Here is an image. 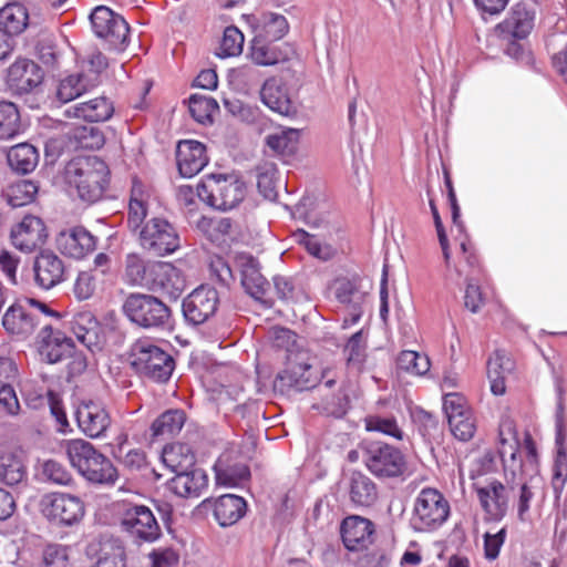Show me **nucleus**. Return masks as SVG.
<instances>
[{
	"mask_svg": "<svg viewBox=\"0 0 567 567\" xmlns=\"http://www.w3.org/2000/svg\"><path fill=\"white\" fill-rule=\"evenodd\" d=\"M497 453L503 468V477L511 488L517 489V516L524 522L529 512L534 492L526 476L538 473V452L528 431L519 436L514 420L502 417L498 425Z\"/></svg>",
	"mask_w": 567,
	"mask_h": 567,
	"instance_id": "nucleus-1",
	"label": "nucleus"
},
{
	"mask_svg": "<svg viewBox=\"0 0 567 567\" xmlns=\"http://www.w3.org/2000/svg\"><path fill=\"white\" fill-rule=\"evenodd\" d=\"M64 450L72 467L89 483L113 486L117 482L118 472L112 461L90 442L82 439L68 440Z\"/></svg>",
	"mask_w": 567,
	"mask_h": 567,
	"instance_id": "nucleus-2",
	"label": "nucleus"
},
{
	"mask_svg": "<svg viewBox=\"0 0 567 567\" xmlns=\"http://www.w3.org/2000/svg\"><path fill=\"white\" fill-rule=\"evenodd\" d=\"M65 178L82 202L101 200L110 183V169L97 156H78L65 168Z\"/></svg>",
	"mask_w": 567,
	"mask_h": 567,
	"instance_id": "nucleus-3",
	"label": "nucleus"
},
{
	"mask_svg": "<svg viewBox=\"0 0 567 567\" xmlns=\"http://www.w3.org/2000/svg\"><path fill=\"white\" fill-rule=\"evenodd\" d=\"M40 315L60 318V313L51 309L45 302L34 298H20L9 306L2 316L4 330L18 339L31 336L40 324Z\"/></svg>",
	"mask_w": 567,
	"mask_h": 567,
	"instance_id": "nucleus-4",
	"label": "nucleus"
},
{
	"mask_svg": "<svg viewBox=\"0 0 567 567\" xmlns=\"http://www.w3.org/2000/svg\"><path fill=\"white\" fill-rule=\"evenodd\" d=\"M450 516V504L435 488H423L414 499L409 519L410 527L416 533H432L439 529Z\"/></svg>",
	"mask_w": 567,
	"mask_h": 567,
	"instance_id": "nucleus-5",
	"label": "nucleus"
},
{
	"mask_svg": "<svg viewBox=\"0 0 567 567\" xmlns=\"http://www.w3.org/2000/svg\"><path fill=\"white\" fill-rule=\"evenodd\" d=\"M131 359L138 374L158 383L168 381L175 369L173 357L148 339H140L132 346Z\"/></svg>",
	"mask_w": 567,
	"mask_h": 567,
	"instance_id": "nucleus-6",
	"label": "nucleus"
},
{
	"mask_svg": "<svg viewBox=\"0 0 567 567\" xmlns=\"http://www.w3.org/2000/svg\"><path fill=\"white\" fill-rule=\"evenodd\" d=\"M245 194V184L235 176L209 175L196 187L198 198L218 210L235 208Z\"/></svg>",
	"mask_w": 567,
	"mask_h": 567,
	"instance_id": "nucleus-7",
	"label": "nucleus"
},
{
	"mask_svg": "<svg viewBox=\"0 0 567 567\" xmlns=\"http://www.w3.org/2000/svg\"><path fill=\"white\" fill-rule=\"evenodd\" d=\"M122 308L131 322L145 329L164 328L169 323V307L153 295L130 293Z\"/></svg>",
	"mask_w": 567,
	"mask_h": 567,
	"instance_id": "nucleus-8",
	"label": "nucleus"
},
{
	"mask_svg": "<svg viewBox=\"0 0 567 567\" xmlns=\"http://www.w3.org/2000/svg\"><path fill=\"white\" fill-rule=\"evenodd\" d=\"M362 461L368 471L378 478H398L406 471L403 453L383 442H369L362 447Z\"/></svg>",
	"mask_w": 567,
	"mask_h": 567,
	"instance_id": "nucleus-9",
	"label": "nucleus"
},
{
	"mask_svg": "<svg viewBox=\"0 0 567 567\" xmlns=\"http://www.w3.org/2000/svg\"><path fill=\"white\" fill-rule=\"evenodd\" d=\"M137 236L141 247L157 257L172 255L181 247L177 229L163 217L148 219Z\"/></svg>",
	"mask_w": 567,
	"mask_h": 567,
	"instance_id": "nucleus-10",
	"label": "nucleus"
},
{
	"mask_svg": "<svg viewBox=\"0 0 567 567\" xmlns=\"http://www.w3.org/2000/svg\"><path fill=\"white\" fill-rule=\"evenodd\" d=\"M90 19L95 35L103 39L111 50H125L130 27L121 14L101 6L92 11Z\"/></svg>",
	"mask_w": 567,
	"mask_h": 567,
	"instance_id": "nucleus-11",
	"label": "nucleus"
},
{
	"mask_svg": "<svg viewBox=\"0 0 567 567\" xmlns=\"http://www.w3.org/2000/svg\"><path fill=\"white\" fill-rule=\"evenodd\" d=\"M121 527L137 544L154 543L162 535L154 513L145 505L127 507L122 515Z\"/></svg>",
	"mask_w": 567,
	"mask_h": 567,
	"instance_id": "nucleus-12",
	"label": "nucleus"
},
{
	"mask_svg": "<svg viewBox=\"0 0 567 567\" xmlns=\"http://www.w3.org/2000/svg\"><path fill=\"white\" fill-rule=\"evenodd\" d=\"M40 505L44 517L55 524L71 526L84 516L82 499L69 493H48L42 497Z\"/></svg>",
	"mask_w": 567,
	"mask_h": 567,
	"instance_id": "nucleus-13",
	"label": "nucleus"
},
{
	"mask_svg": "<svg viewBox=\"0 0 567 567\" xmlns=\"http://www.w3.org/2000/svg\"><path fill=\"white\" fill-rule=\"evenodd\" d=\"M218 306V291L209 286H200L183 300L182 311L188 324L199 326L216 313Z\"/></svg>",
	"mask_w": 567,
	"mask_h": 567,
	"instance_id": "nucleus-14",
	"label": "nucleus"
},
{
	"mask_svg": "<svg viewBox=\"0 0 567 567\" xmlns=\"http://www.w3.org/2000/svg\"><path fill=\"white\" fill-rule=\"evenodd\" d=\"M443 410L446 414L451 433L460 441L471 440L476 425L472 411L464 396L458 393H446L443 398Z\"/></svg>",
	"mask_w": 567,
	"mask_h": 567,
	"instance_id": "nucleus-15",
	"label": "nucleus"
},
{
	"mask_svg": "<svg viewBox=\"0 0 567 567\" xmlns=\"http://www.w3.org/2000/svg\"><path fill=\"white\" fill-rule=\"evenodd\" d=\"M236 266L240 271L241 285L245 291L254 299L271 307L272 301L268 298L270 286L261 275L257 259L249 254H239L236 257Z\"/></svg>",
	"mask_w": 567,
	"mask_h": 567,
	"instance_id": "nucleus-16",
	"label": "nucleus"
},
{
	"mask_svg": "<svg viewBox=\"0 0 567 567\" xmlns=\"http://www.w3.org/2000/svg\"><path fill=\"white\" fill-rule=\"evenodd\" d=\"M475 491L489 520L499 522L506 516L511 499V488L506 482L493 480L484 486H476Z\"/></svg>",
	"mask_w": 567,
	"mask_h": 567,
	"instance_id": "nucleus-17",
	"label": "nucleus"
},
{
	"mask_svg": "<svg viewBox=\"0 0 567 567\" xmlns=\"http://www.w3.org/2000/svg\"><path fill=\"white\" fill-rule=\"evenodd\" d=\"M78 426L86 436L100 439L111 425V417L101 402L82 401L75 411Z\"/></svg>",
	"mask_w": 567,
	"mask_h": 567,
	"instance_id": "nucleus-18",
	"label": "nucleus"
},
{
	"mask_svg": "<svg viewBox=\"0 0 567 567\" xmlns=\"http://www.w3.org/2000/svg\"><path fill=\"white\" fill-rule=\"evenodd\" d=\"M39 353L48 363H56L70 357L75 347L74 340L50 324L42 327L39 337Z\"/></svg>",
	"mask_w": 567,
	"mask_h": 567,
	"instance_id": "nucleus-19",
	"label": "nucleus"
},
{
	"mask_svg": "<svg viewBox=\"0 0 567 567\" xmlns=\"http://www.w3.org/2000/svg\"><path fill=\"white\" fill-rule=\"evenodd\" d=\"M47 228L40 217L27 215L11 229L12 245L23 252H31L47 239Z\"/></svg>",
	"mask_w": 567,
	"mask_h": 567,
	"instance_id": "nucleus-20",
	"label": "nucleus"
},
{
	"mask_svg": "<svg viewBox=\"0 0 567 567\" xmlns=\"http://www.w3.org/2000/svg\"><path fill=\"white\" fill-rule=\"evenodd\" d=\"M44 78L42 69L32 60L17 59L7 73L9 87L18 94H27L38 87Z\"/></svg>",
	"mask_w": 567,
	"mask_h": 567,
	"instance_id": "nucleus-21",
	"label": "nucleus"
},
{
	"mask_svg": "<svg viewBox=\"0 0 567 567\" xmlns=\"http://www.w3.org/2000/svg\"><path fill=\"white\" fill-rule=\"evenodd\" d=\"M97 239L83 226L63 230L56 238L59 250L71 258L81 259L96 248Z\"/></svg>",
	"mask_w": 567,
	"mask_h": 567,
	"instance_id": "nucleus-22",
	"label": "nucleus"
},
{
	"mask_svg": "<svg viewBox=\"0 0 567 567\" xmlns=\"http://www.w3.org/2000/svg\"><path fill=\"white\" fill-rule=\"evenodd\" d=\"M33 272L35 285L43 290H50L64 280L65 266L58 255L44 250L37 256Z\"/></svg>",
	"mask_w": 567,
	"mask_h": 567,
	"instance_id": "nucleus-23",
	"label": "nucleus"
},
{
	"mask_svg": "<svg viewBox=\"0 0 567 567\" xmlns=\"http://www.w3.org/2000/svg\"><path fill=\"white\" fill-rule=\"evenodd\" d=\"M260 99L269 110L281 116L293 117L298 113L287 86L280 79H267L260 89Z\"/></svg>",
	"mask_w": 567,
	"mask_h": 567,
	"instance_id": "nucleus-24",
	"label": "nucleus"
},
{
	"mask_svg": "<svg viewBox=\"0 0 567 567\" xmlns=\"http://www.w3.org/2000/svg\"><path fill=\"white\" fill-rule=\"evenodd\" d=\"M176 162L182 176H195L208 163L205 145L194 140L181 141L176 148Z\"/></svg>",
	"mask_w": 567,
	"mask_h": 567,
	"instance_id": "nucleus-25",
	"label": "nucleus"
},
{
	"mask_svg": "<svg viewBox=\"0 0 567 567\" xmlns=\"http://www.w3.org/2000/svg\"><path fill=\"white\" fill-rule=\"evenodd\" d=\"M374 525L360 516H349L341 524V537L347 549L355 551L365 549L371 543Z\"/></svg>",
	"mask_w": 567,
	"mask_h": 567,
	"instance_id": "nucleus-26",
	"label": "nucleus"
},
{
	"mask_svg": "<svg viewBox=\"0 0 567 567\" xmlns=\"http://www.w3.org/2000/svg\"><path fill=\"white\" fill-rule=\"evenodd\" d=\"M71 330L76 341L91 352L102 349L103 337L96 318L90 311H81L73 316Z\"/></svg>",
	"mask_w": 567,
	"mask_h": 567,
	"instance_id": "nucleus-27",
	"label": "nucleus"
},
{
	"mask_svg": "<svg viewBox=\"0 0 567 567\" xmlns=\"http://www.w3.org/2000/svg\"><path fill=\"white\" fill-rule=\"evenodd\" d=\"M185 288L186 280L178 268L171 262L157 261L148 290L161 291L176 299L183 293Z\"/></svg>",
	"mask_w": 567,
	"mask_h": 567,
	"instance_id": "nucleus-28",
	"label": "nucleus"
},
{
	"mask_svg": "<svg viewBox=\"0 0 567 567\" xmlns=\"http://www.w3.org/2000/svg\"><path fill=\"white\" fill-rule=\"evenodd\" d=\"M156 260H150L136 252L127 254L124 260L123 280L132 287L150 289Z\"/></svg>",
	"mask_w": 567,
	"mask_h": 567,
	"instance_id": "nucleus-29",
	"label": "nucleus"
},
{
	"mask_svg": "<svg viewBox=\"0 0 567 567\" xmlns=\"http://www.w3.org/2000/svg\"><path fill=\"white\" fill-rule=\"evenodd\" d=\"M207 485L208 477L205 471L197 467L175 474L167 484L171 492L184 498L199 497Z\"/></svg>",
	"mask_w": 567,
	"mask_h": 567,
	"instance_id": "nucleus-30",
	"label": "nucleus"
},
{
	"mask_svg": "<svg viewBox=\"0 0 567 567\" xmlns=\"http://www.w3.org/2000/svg\"><path fill=\"white\" fill-rule=\"evenodd\" d=\"M27 477V456L22 450L9 449L0 453V482L14 486L25 482Z\"/></svg>",
	"mask_w": 567,
	"mask_h": 567,
	"instance_id": "nucleus-31",
	"label": "nucleus"
},
{
	"mask_svg": "<svg viewBox=\"0 0 567 567\" xmlns=\"http://www.w3.org/2000/svg\"><path fill=\"white\" fill-rule=\"evenodd\" d=\"M113 113V103L105 96L76 103L64 111L66 117H74L91 123L107 121L112 117Z\"/></svg>",
	"mask_w": 567,
	"mask_h": 567,
	"instance_id": "nucleus-32",
	"label": "nucleus"
},
{
	"mask_svg": "<svg viewBox=\"0 0 567 567\" xmlns=\"http://www.w3.org/2000/svg\"><path fill=\"white\" fill-rule=\"evenodd\" d=\"M515 369L513 359L503 350H496L487 361V378L491 392L503 395L506 392V379Z\"/></svg>",
	"mask_w": 567,
	"mask_h": 567,
	"instance_id": "nucleus-33",
	"label": "nucleus"
},
{
	"mask_svg": "<svg viewBox=\"0 0 567 567\" xmlns=\"http://www.w3.org/2000/svg\"><path fill=\"white\" fill-rule=\"evenodd\" d=\"M247 513V502L235 494H225L214 502V516L221 527L235 525Z\"/></svg>",
	"mask_w": 567,
	"mask_h": 567,
	"instance_id": "nucleus-34",
	"label": "nucleus"
},
{
	"mask_svg": "<svg viewBox=\"0 0 567 567\" xmlns=\"http://www.w3.org/2000/svg\"><path fill=\"white\" fill-rule=\"evenodd\" d=\"M534 13L524 6L517 4L509 16L498 24L499 33L504 38L523 40L529 35L534 28Z\"/></svg>",
	"mask_w": 567,
	"mask_h": 567,
	"instance_id": "nucleus-35",
	"label": "nucleus"
},
{
	"mask_svg": "<svg viewBox=\"0 0 567 567\" xmlns=\"http://www.w3.org/2000/svg\"><path fill=\"white\" fill-rule=\"evenodd\" d=\"M216 482L226 487H241L250 478L249 467L241 462L230 463L220 456L214 465Z\"/></svg>",
	"mask_w": 567,
	"mask_h": 567,
	"instance_id": "nucleus-36",
	"label": "nucleus"
},
{
	"mask_svg": "<svg viewBox=\"0 0 567 567\" xmlns=\"http://www.w3.org/2000/svg\"><path fill=\"white\" fill-rule=\"evenodd\" d=\"M349 495L354 505L368 507L378 499V488L369 476L353 472L349 478Z\"/></svg>",
	"mask_w": 567,
	"mask_h": 567,
	"instance_id": "nucleus-37",
	"label": "nucleus"
},
{
	"mask_svg": "<svg viewBox=\"0 0 567 567\" xmlns=\"http://www.w3.org/2000/svg\"><path fill=\"white\" fill-rule=\"evenodd\" d=\"M144 198L145 195L142 183L137 179H133L127 209V227L132 233L137 235L146 223L145 218L148 213L147 203Z\"/></svg>",
	"mask_w": 567,
	"mask_h": 567,
	"instance_id": "nucleus-38",
	"label": "nucleus"
},
{
	"mask_svg": "<svg viewBox=\"0 0 567 567\" xmlns=\"http://www.w3.org/2000/svg\"><path fill=\"white\" fill-rule=\"evenodd\" d=\"M162 462L173 473L178 474L195 467V455L187 444L174 443L163 449Z\"/></svg>",
	"mask_w": 567,
	"mask_h": 567,
	"instance_id": "nucleus-39",
	"label": "nucleus"
},
{
	"mask_svg": "<svg viewBox=\"0 0 567 567\" xmlns=\"http://www.w3.org/2000/svg\"><path fill=\"white\" fill-rule=\"evenodd\" d=\"M28 20V10L21 3H8L0 9V30L11 38L24 31Z\"/></svg>",
	"mask_w": 567,
	"mask_h": 567,
	"instance_id": "nucleus-40",
	"label": "nucleus"
},
{
	"mask_svg": "<svg viewBox=\"0 0 567 567\" xmlns=\"http://www.w3.org/2000/svg\"><path fill=\"white\" fill-rule=\"evenodd\" d=\"M7 159L9 166L17 173L29 174L39 163V152L29 143H20L8 151Z\"/></svg>",
	"mask_w": 567,
	"mask_h": 567,
	"instance_id": "nucleus-41",
	"label": "nucleus"
},
{
	"mask_svg": "<svg viewBox=\"0 0 567 567\" xmlns=\"http://www.w3.org/2000/svg\"><path fill=\"white\" fill-rule=\"evenodd\" d=\"M289 30V24L285 16L275 12H264L257 19L256 35L278 41L282 39Z\"/></svg>",
	"mask_w": 567,
	"mask_h": 567,
	"instance_id": "nucleus-42",
	"label": "nucleus"
},
{
	"mask_svg": "<svg viewBox=\"0 0 567 567\" xmlns=\"http://www.w3.org/2000/svg\"><path fill=\"white\" fill-rule=\"evenodd\" d=\"M298 373H302V369L295 365L278 373L274 381V390L281 394H290L292 391L301 392L316 386V379H302L297 375Z\"/></svg>",
	"mask_w": 567,
	"mask_h": 567,
	"instance_id": "nucleus-43",
	"label": "nucleus"
},
{
	"mask_svg": "<svg viewBox=\"0 0 567 567\" xmlns=\"http://www.w3.org/2000/svg\"><path fill=\"white\" fill-rule=\"evenodd\" d=\"M186 421L183 410L172 409L162 413L151 426L154 437L168 439L181 432Z\"/></svg>",
	"mask_w": 567,
	"mask_h": 567,
	"instance_id": "nucleus-44",
	"label": "nucleus"
},
{
	"mask_svg": "<svg viewBox=\"0 0 567 567\" xmlns=\"http://www.w3.org/2000/svg\"><path fill=\"white\" fill-rule=\"evenodd\" d=\"M300 136L301 130L287 127L269 134L266 138V143L275 153L282 156H291L298 150Z\"/></svg>",
	"mask_w": 567,
	"mask_h": 567,
	"instance_id": "nucleus-45",
	"label": "nucleus"
},
{
	"mask_svg": "<svg viewBox=\"0 0 567 567\" xmlns=\"http://www.w3.org/2000/svg\"><path fill=\"white\" fill-rule=\"evenodd\" d=\"M38 190V185L34 182L23 179L9 185L2 196L10 206L17 208L32 203Z\"/></svg>",
	"mask_w": 567,
	"mask_h": 567,
	"instance_id": "nucleus-46",
	"label": "nucleus"
},
{
	"mask_svg": "<svg viewBox=\"0 0 567 567\" xmlns=\"http://www.w3.org/2000/svg\"><path fill=\"white\" fill-rule=\"evenodd\" d=\"M93 83L83 73L72 74L62 79L58 85L56 97L62 103H68L85 93Z\"/></svg>",
	"mask_w": 567,
	"mask_h": 567,
	"instance_id": "nucleus-47",
	"label": "nucleus"
},
{
	"mask_svg": "<svg viewBox=\"0 0 567 567\" xmlns=\"http://www.w3.org/2000/svg\"><path fill=\"white\" fill-rule=\"evenodd\" d=\"M22 125L17 106L7 101L0 102V138L10 140L21 132Z\"/></svg>",
	"mask_w": 567,
	"mask_h": 567,
	"instance_id": "nucleus-48",
	"label": "nucleus"
},
{
	"mask_svg": "<svg viewBox=\"0 0 567 567\" xmlns=\"http://www.w3.org/2000/svg\"><path fill=\"white\" fill-rule=\"evenodd\" d=\"M249 56L257 65H274L279 62L280 56L272 41L255 35L250 43Z\"/></svg>",
	"mask_w": 567,
	"mask_h": 567,
	"instance_id": "nucleus-49",
	"label": "nucleus"
},
{
	"mask_svg": "<svg viewBox=\"0 0 567 567\" xmlns=\"http://www.w3.org/2000/svg\"><path fill=\"white\" fill-rule=\"evenodd\" d=\"M91 567H126L124 547L114 540L102 543L97 559Z\"/></svg>",
	"mask_w": 567,
	"mask_h": 567,
	"instance_id": "nucleus-50",
	"label": "nucleus"
},
{
	"mask_svg": "<svg viewBox=\"0 0 567 567\" xmlns=\"http://www.w3.org/2000/svg\"><path fill=\"white\" fill-rule=\"evenodd\" d=\"M188 109L196 122L207 124L213 122V115L218 112L219 106L216 100L210 96L193 94L189 97Z\"/></svg>",
	"mask_w": 567,
	"mask_h": 567,
	"instance_id": "nucleus-51",
	"label": "nucleus"
},
{
	"mask_svg": "<svg viewBox=\"0 0 567 567\" xmlns=\"http://www.w3.org/2000/svg\"><path fill=\"white\" fill-rule=\"evenodd\" d=\"M197 227L205 231L209 239L214 243L224 244L230 237L233 223L230 218H205L202 217L197 221Z\"/></svg>",
	"mask_w": 567,
	"mask_h": 567,
	"instance_id": "nucleus-52",
	"label": "nucleus"
},
{
	"mask_svg": "<svg viewBox=\"0 0 567 567\" xmlns=\"http://www.w3.org/2000/svg\"><path fill=\"white\" fill-rule=\"evenodd\" d=\"M398 368L414 375H424L431 368L430 359L424 353L403 350L396 360Z\"/></svg>",
	"mask_w": 567,
	"mask_h": 567,
	"instance_id": "nucleus-53",
	"label": "nucleus"
},
{
	"mask_svg": "<svg viewBox=\"0 0 567 567\" xmlns=\"http://www.w3.org/2000/svg\"><path fill=\"white\" fill-rule=\"evenodd\" d=\"M567 483V452L561 445L557 447L553 466L550 485L556 499H559Z\"/></svg>",
	"mask_w": 567,
	"mask_h": 567,
	"instance_id": "nucleus-54",
	"label": "nucleus"
},
{
	"mask_svg": "<svg viewBox=\"0 0 567 567\" xmlns=\"http://www.w3.org/2000/svg\"><path fill=\"white\" fill-rule=\"evenodd\" d=\"M41 481L54 485L69 486L73 482L71 472L60 462L48 460L40 467Z\"/></svg>",
	"mask_w": 567,
	"mask_h": 567,
	"instance_id": "nucleus-55",
	"label": "nucleus"
},
{
	"mask_svg": "<svg viewBox=\"0 0 567 567\" xmlns=\"http://www.w3.org/2000/svg\"><path fill=\"white\" fill-rule=\"evenodd\" d=\"M297 241L302 245L306 250L319 260L327 261L334 255V249L327 243H322L319 238L308 234L305 230H298L295 234Z\"/></svg>",
	"mask_w": 567,
	"mask_h": 567,
	"instance_id": "nucleus-56",
	"label": "nucleus"
},
{
	"mask_svg": "<svg viewBox=\"0 0 567 567\" xmlns=\"http://www.w3.org/2000/svg\"><path fill=\"white\" fill-rule=\"evenodd\" d=\"M72 137L76 146L83 150H99L104 145V135L95 126H79L74 128Z\"/></svg>",
	"mask_w": 567,
	"mask_h": 567,
	"instance_id": "nucleus-57",
	"label": "nucleus"
},
{
	"mask_svg": "<svg viewBox=\"0 0 567 567\" xmlns=\"http://www.w3.org/2000/svg\"><path fill=\"white\" fill-rule=\"evenodd\" d=\"M367 342L362 330L357 331L351 336L344 347L347 362L350 367L361 369L365 360Z\"/></svg>",
	"mask_w": 567,
	"mask_h": 567,
	"instance_id": "nucleus-58",
	"label": "nucleus"
},
{
	"mask_svg": "<svg viewBox=\"0 0 567 567\" xmlns=\"http://www.w3.org/2000/svg\"><path fill=\"white\" fill-rule=\"evenodd\" d=\"M244 45V34L236 27H227L217 52L219 58L238 55Z\"/></svg>",
	"mask_w": 567,
	"mask_h": 567,
	"instance_id": "nucleus-59",
	"label": "nucleus"
},
{
	"mask_svg": "<svg viewBox=\"0 0 567 567\" xmlns=\"http://www.w3.org/2000/svg\"><path fill=\"white\" fill-rule=\"evenodd\" d=\"M97 281L99 278L94 270L79 272L73 285L74 297L80 301L90 299L96 290Z\"/></svg>",
	"mask_w": 567,
	"mask_h": 567,
	"instance_id": "nucleus-60",
	"label": "nucleus"
},
{
	"mask_svg": "<svg viewBox=\"0 0 567 567\" xmlns=\"http://www.w3.org/2000/svg\"><path fill=\"white\" fill-rule=\"evenodd\" d=\"M365 427L370 432H380L396 440L403 439V431L399 427L394 417L379 415L369 416Z\"/></svg>",
	"mask_w": 567,
	"mask_h": 567,
	"instance_id": "nucleus-61",
	"label": "nucleus"
},
{
	"mask_svg": "<svg viewBox=\"0 0 567 567\" xmlns=\"http://www.w3.org/2000/svg\"><path fill=\"white\" fill-rule=\"evenodd\" d=\"M257 187L266 199L274 200L277 197L276 168L272 165H265L258 169Z\"/></svg>",
	"mask_w": 567,
	"mask_h": 567,
	"instance_id": "nucleus-62",
	"label": "nucleus"
},
{
	"mask_svg": "<svg viewBox=\"0 0 567 567\" xmlns=\"http://www.w3.org/2000/svg\"><path fill=\"white\" fill-rule=\"evenodd\" d=\"M39 567H69L66 547L59 544L48 545L42 553Z\"/></svg>",
	"mask_w": 567,
	"mask_h": 567,
	"instance_id": "nucleus-63",
	"label": "nucleus"
},
{
	"mask_svg": "<svg viewBox=\"0 0 567 567\" xmlns=\"http://www.w3.org/2000/svg\"><path fill=\"white\" fill-rule=\"evenodd\" d=\"M151 567H175L179 561L178 553L171 548H156L150 555Z\"/></svg>",
	"mask_w": 567,
	"mask_h": 567,
	"instance_id": "nucleus-64",
	"label": "nucleus"
}]
</instances>
